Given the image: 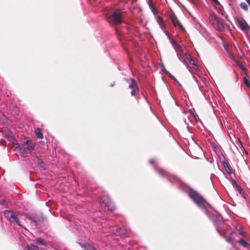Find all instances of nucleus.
I'll list each match as a JSON object with an SVG mask.
<instances>
[{
	"label": "nucleus",
	"mask_w": 250,
	"mask_h": 250,
	"mask_svg": "<svg viewBox=\"0 0 250 250\" xmlns=\"http://www.w3.org/2000/svg\"><path fill=\"white\" fill-rule=\"evenodd\" d=\"M189 197L197 204L199 207L204 208L205 207V199L196 191L190 189L188 193Z\"/></svg>",
	"instance_id": "obj_1"
},
{
	"label": "nucleus",
	"mask_w": 250,
	"mask_h": 250,
	"mask_svg": "<svg viewBox=\"0 0 250 250\" xmlns=\"http://www.w3.org/2000/svg\"><path fill=\"white\" fill-rule=\"evenodd\" d=\"M100 201L104 205L105 211L112 212L115 210V207L108 196L103 195L100 197Z\"/></svg>",
	"instance_id": "obj_2"
},
{
	"label": "nucleus",
	"mask_w": 250,
	"mask_h": 250,
	"mask_svg": "<svg viewBox=\"0 0 250 250\" xmlns=\"http://www.w3.org/2000/svg\"><path fill=\"white\" fill-rule=\"evenodd\" d=\"M122 13L118 9L115 10L107 18L108 21L112 24H120L122 22Z\"/></svg>",
	"instance_id": "obj_3"
},
{
	"label": "nucleus",
	"mask_w": 250,
	"mask_h": 250,
	"mask_svg": "<svg viewBox=\"0 0 250 250\" xmlns=\"http://www.w3.org/2000/svg\"><path fill=\"white\" fill-rule=\"evenodd\" d=\"M209 20L214 27L217 30L222 31L224 30V24L220 21L219 19L214 14H211Z\"/></svg>",
	"instance_id": "obj_4"
},
{
	"label": "nucleus",
	"mask_w": 250,
	"mask_h": 250,
	"mask_svg": "<svg viewBox=\"0 0 250 250\" xmlns=\"http://www.w3.org/2000/svg\"><path fill=\"white\" fill-rule=\"evenodd\" d=\"M236 22L239 27L242 30L245 32H248L249 30H250V26L248 25L244 19L237 18L236 20Z\"/></svg>",
	"instance_id": "obj_5"
},
{
	"label": "nucleus",
	"mask_w": 250,
	"mask_h": 250,
	"mask_svg": "<svg viewBox=\"0 0 250 250\" xmlns=\"http://www.w3.org/2000/svg\"><path fill=\"white\" fill-rule=\"evenodd\" d=\"M130 81L131 83L129 84V87L132 89L131 95L136 96L139 91L138 84L133 79H131Z\"/></svg>",
	"instance_id": "obj_6"
},
{
	"label": "nucleus",
	"mask_w": 250,
	"mask_h": 250,
	"mask_svg": "<svg viewBox=\"0 0 250 250\" xmlns=\"http://www.w3.org/2000/svg\"><path fill=\"white\" fill-rule=\"evenodd\" d=\"M24 145L26 146L25 148L30 153H31L35 148V143L31 140L26 141L25 142Z\"/></svg>",
	"instance_id": "obj_7"
},
{
	"label": "nucleus",
	"mask_w": 250,
	"mask_h": 250,
	"mask_svg": "<svg viewBox=\"0 0 250 250\" xmlns=\"http://www.w3.org/2000/svg\"><path fill=\"white\" fill-rule=\"evenodd\" d=\"M3 214L4 215L5 217L10 222H12V218L14 217V215L16 213V212H14L12 210H4L3 212Z\"/></svg>",
	"instance_id": "obj_8"
},
{
	"label": "nucleus",
	"mask_w": 250,
	"mask_h": 250,
	"mask_svg": "<svg viewBox=\"0 0 250 250\" xmlns=\"http://www.w3.org/2000/svg\"><path fill=\"white\" fill-rule=\"evenodd\" d=\"M27 218L31 221V224L35 226L40 225L42 223L40 219L35 217H27Z\"/></svg>",
	"instance_id": "obj_9"
},
{
	"label": "nucleus",
	"mask_w": 250,
	"mask_h": 250,
	"mask_svg": "<svg viewBox=\"0 0 250 250\" xmlns=\"http://www.w3.org/2000/svg\"><path fill=\"white\" fill-rule=\"evenodd\" d=\"M80 245L84 249V250H96V249L92 245L89 244L80 243Z\"/></svg>",
	"instance_id": "obj_10"
},
{
	"label": "nucleus",
	"mask_w": 250,
	"mask_h": 250,
	"mask_svg": "<svg viewBox=\"0 0 250 250\" xmlns=\"http://www.w3.org/2000/svg\"><path fill=\"white\" fill-rule=\"evenodd\" d=\"M171 43L176 51L181 52L182 51L181 47L174 39H171Z\"/></svg>",
	"instance_id": "obj_11"
},
{
	"label": "nucleus",
	"mask_w": 250,
	"mask_h": 250,
	"mask_svg": "<svg viewBox=\"0 0 250 250\" xmlns=\"http://www.w3.org/2000/svg\"><path fill=\"white\" fill-rule=\"evenodd\" d=\"M238 243L244 248H249V247H250V245L243 239H239L238 241Z\"/></svg>",
	"instance_id": "obj_12"
},
{
	"label": "nucleus",
	"mask_w": 250,
	"mask_h": 250,
	"mask_svg": "<svg viewBox=\"0 0 250 250\" xmlns=\"http://www.w3.org/2000/svg\"><path fill=\"white\" fill-rule=\"evenodd\" d=\"M170 19L172 22V23L173 25L176 27L177 26V22L179 21V20L177 18V17L175 16V14H173L170 16Z\"/></svg>",
	"instance_id": "obj_13"
},
{
	"label": "nucleus",
	"mask_w": 250,
	"mask_h": 250,
	"mask_svg": "<svg viewBox=\"0 0 250 250\" xmlns=\"http://www.w3.org/2000/svg\"><path fill=\"white\" fill-rule=\"evenodd\" d=\"M223 165L225 169V170H226V171L229 174H231L232 173V171H231V170L230 167H229L228 164L226 162H224L223 163Z\"/></svg>",
	"instance_id": "obj_14"
},
{
	"label": "nucleus",
	"mask_w": 250,
	"mask_h": 250,
	"mask_svg": "<svg viewBox=\"0 0 250 250\" xmlns=\"http://www.w3.org/2000/svg\"><path fill=\"white\" fill-rule=\"evenodd\" d=\"M15 222L18 225H19L20 226H21V222H20V221H19V219L18 218L17 213H16L15 214V215H14V217L13 218H12V222Z\"/></svg>",
	"instance_id": "obj_15"
},
{
	"label": "nucleus",
	"mask_w": 250,
	"mask_h": 250,
	"mask_svg": "<svg viewBox=\"0 0 250 250\" xmlns=\"http://www.w3.org/2000/svg\"><path fill=\"white\" fill-rule=\"evenodd\" d=\"M15 222L18 225H19L20 226H21V222H20V221H19V219L18 218L17 213H16L15 214V215H14V217L13 218H12V222Z\"/></svg>",
	"instance_id": "obj_16"
},
{
	"label": "nucleus",
	"mask_w": 250,
	"mask_h": 250,
	"mask_svg": "<svg viewBox=\"0 0 250 250\" xmlns=\"http://www.w3.org/2000/svg\"><path fill=\"white\" fill-rule=\"evenodd\" d=\"M35 133L36 136L39 139L43 138V134H42V131H41V130L40 129V128H37V129L35 130Z\"/></svg>",
	"instance_id": "obj_17"
},
{
	"label": "nucleus",
	"mask_w": 250,
	"mask_h": 250,
	"mask_svg": "<svg viewBox=\"0 0 250 250\" xmlns=\"http://www.w3.org/2000/svg\"><path fill=\"white\" fill-rule=\"evenodd\" d=\"M159 25H160V26L161 28L162 29H163V30L164 31L165 33L167 35L168 34V32H167V31L166 30V24H165V23L164 21L163 22H161V23H159Z\"/></svg>",
	"instance_id": "obj_18"
},
{
	"label": "nucleus",
	"mask_w": 250,
	"mask_h": 250,
	"mask_svg": "<svg viewBox=\"0 0 250 250\" xmlns=\"http://www.w3.org/2000/svg\"><path fill=\"white\" fill-rule=\"evenodd\" d=\"M27 250H39V248L37 246L31 244L27 246Z\"/></svg>",
	"instance_id": "obj_19"
},
{
	"label": "nucleus",
	"mask_w": 250,
	"mask_h": 250,
	"mask_svg": "<svg viewBox=\"0 0 250 250\" xmlns=\"http://www.w3.org/2000/svg\"><path fill=\"white\" fill-rule=\"evenodd\" d=\"M20 152L22 156H25L27 152V149L25 147H21L19 149Z\"/></svg>",
	"instance_id": "obj_20"
},
{
	"label": "nucleus",
	"mask_w": 250,
	"mask_h": 250,
	"mask_svg": "<svg viewBox=\"0 0 250 250\" xmlns=\"http://www.w3.org/2000/svg\"><path fill=\"white\" fill-rule=\"evenodd\" d=\"M240 7L243 9L245 11H248V6L245 2H242L240 4Z\"/></svg>",
	"instance_id": "obj_21"
},
{
	"label": "nucleus",
	"mask_w": 250,
	"mask_h": 250,
	"mask_svg": "<svg viewBox=\"0 0 250 250\" xmlns=\"http://www.w3.org/2000/svg\"><path fill=\"white\" fill-rule=\"evenodd\" d=\"M37 162L41 167H44V164L41 159L38 157Z\"/></svg>",
	"instance_id": "obj_22"
},
{
	"label": "nucleus",
	"mask_w": 250,
	"mask_h": 250,
	"mask_svg": "<svg viewBox=\"0 0 250 250\" xmlns=\"http://www.w3.org/2000/svg\"><path fill=\"white\" fill-rule=\"evenodd\" d=\"M36 242L38 244H39L40 245H45L44 241L42 238H38L36 240Z\"/></svg>",
	"instance_id": "obj_23"
},
{
	"label": "nucleus",
	"mask_w": 250,
	"mask_h": 250,
	"mask_svg": "<svg viewBox=\"0 0 250 250\" xmlns=\"http://www.w3.org/2000/svg\"><path fill=\"white\" fill-rule=\"evenodd\" d=\"M237 231L238 232V234L242 236L243 237H245V232L243 230V229L242 228H240L237 230Z\"/></svg>",
	"instance_id": "obj_24"
},
{
	"label": "nucleus",
	"mask_w": 250,
	"mask_h": 250,
	"mask_svg": "<svg viewBox=\"0 0 250 250\" xmlns=\"http://www.w3.org/2000/svg\"><path fill=\"white\" fill-rule=\"evenodd\" d=\"M244 83L249 88H250V82H249V81L248 80V79L246 78V77H245L244 79Z\"/></svg>",
	"instance_id": "obj_25"
},
{
	"label": "nucleus",
	"mask_w": 250,
	"mask_h": 250,
	"mask_svg": "<svg viewBox=\"0 0 250 250\" xmlns=\"http://www.w3.org/2000/svg\"><path fill=\"white\" fill-rule=\"evenodd\" d=\"M149 3H150V4L152 5L153 13L154 14H157V11L156 9L155 8V7L153 6L152 0H149Z\"/></svg>",
	"instance_id": "obj_26"
},
{
	"label": "nucleus",
	"mask_w": 250,
	"mask_h": 250,
	"mask_svg": "<svg viewBox=\"0 0 250 250\" xmlns=\"http://www.w3.org/2000/svg\"><path fill=\"white\" fill-rule=\"evenodd\" d=\"M188 62L190 64H191L193 65H196V64L195 63V61L193 59L189 57V58H188Z\"/></svg>",
	"instance_id": "obj_27"
},
{
	"label": "nucleus",
	"mask_w": 250,
	"mask_h": 250,
	"mask_svg": "<svg viewBox=\"0 0 250 250\" xmlns=\"http://www.w3.org/2000/svg\"><path fill=\"white\" fill-rule=\"evenodd\" d=\"M162 70L163 71L165 72L167 74H169V76H170V77H171L173 79H175V77L173 76H172V75H171L169 73V72L166 70V69L165 68V67L164 66H163Z\"/></svg>",
	"instance_id": "obj_28"
},
{
	"label": "nucleus",
	"mask_w": 250,
	"mask_h": 250,
	"mask_svg": "<svg viewBox=\"0 0 250 250\" xmlns=\"http://www.w3.org/2000/svg\"><path fill=\"white\" fill-rule=\"evenodd\" d=\"M232 183V185L236 187L238 190H240L241 189L240 187L238 186V185L237 184V182L235 180H233Z\"/></svg>",
	"instance_id": "obj_29"
},
{
	"label": "nucleus",
	"mask_w": 250,
	"mask_h": 250,
	"mask_svg": "<svg viewBox=\"0 0 250 250\" xmlns=\"http://www.w3.org/2000/svg\"><path fill=\"white\" fill-rule=\"evenodd\" d=\"M163 21H164L163 19L161 17L158 16L157 17V22H158V24L160 23H161Z\"/></svg>",
	"instance_id": "obj_30"
},
{
	"label": "nucleus",
	"mask_w": 250,
	"mask_h": 250,
	"mask_svg": "<svg viewBox=\"0 0 250 250\" xmlns=\"http://www.w3.org/2000/svg\"><path fill=\"white\" fill-rule=\"evenodd\" d=\"M177 25L182 30H185V28H184V26H183V25L182 24V23H181V22L180 21L177 22Z\"/></svg>",
	"instance_id": "obj_31"
},
{
	"label": "nucleus",
	"mask_w": 250,
	"mask_h": 250,
	"mask_svg": "<svg viewBox=\"0 0 250 250\" xmlns=\"http://www.w3.org/2000/svg\"><path fill=\"white\" fill-rule=\"evenodd\" d=\"M226 240L227 242L229 243H230L232 241V238H231L230 236L226 237Z\"/></svg>",
	"instance_id": "obj_32"
},
{
	"label": "nucleus",
	"mask_w": 250,
	"mask_h": 250,
	"mask_svg": "<svg viewBox=\"0 0 250 250\" xmlns=\"http://www.w3.org/2000/svg\"><path fill=\"white\" fill-rule=\"evenodd\" d=\"M0 204L1 205H5V201L4 200H1L0 201Z\"/></svg>",
	"instance_id": "obj_33"
},
{
	"label": "nucleus",
	"mask_w": 250,
	"mask_h": 250,
	"mask_svg": "<svg viewBox=\"0 0 250 250\" xmlns=\"http://www.w3.org/2000/svg\"><path fill=\"white\" fill-rule=\"evenodd\" d=\"M217 231L221 235L222 234V233H221V230L220 229V228H219V227H217Z\"/></svg>",
	"instance_id": "obj_34"
},
{
	"label": "nucleus",
	"mask_w": 250,
	"mask_h": 250,
	"mask_svg": "<svg viewBox=\"0 0 250 250\" xmlns=\"http://www.w3.org/2000/svg\"><path fill=\"white\" fill-rule=\"evenodd\" d=\"M215 4L219 5V2L218 0H212Z\"/></svg>",
	"instance_id": "obj_35"
},
{
	"label": "nucleus",
	"mask_w": 250,
	"mask_h": 250,
	"mask_svg": "<svg viewBox=\"0 0 250 250\" xmlns=\"http://www.w3.org/2000/svg\"><path fill=\"white\" fill-rule=\"evenodd\" d=\"M115 82H113L110 84V86H113L115 85Z\"/></svg>",
	"instance_id": "obj_36"
},
{
	"label": "nucleus",
	"mask_w": 250,
	"mask_h": 250,
	"mask_svg": "<svg viewBox=\"0 0 250 250\" xmlns=\"http://www.w3.org/2000/svg\"><path fill=\"white\" fill-rule=\"evenodd\" d=\"M246 1L247 2V3L249 4V5L250 6V0H246Z\"/></svg>",
	"instance_id": "obj_37"
},
{
	"label": "nucleus",
	"mask_w": 250,
	"mask_h": 250,
	"mask_svg": "<svg viewBox=\"0 0 250 250\" xmlns=\"http://www.w3.org/2000/svg\"><path fill=\"white\" fill-rule=\"evenodd\" d=\"M117 229V230H119V231H121L122 230V229L121 228H119V229Z\"/></svg>",
	"instance_id": "obj_38"
}]
</instances>
